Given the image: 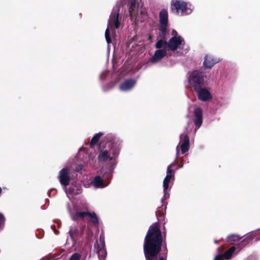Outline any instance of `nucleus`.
<instances>
[{
	"label": "nucleus",
	"mask_w": 260,
	"mask_h": 260,
	"mask_svg": "<svg viewBox=\"0 0 260 260\" xmlns=\"http://www.w3.org/2000/svg\"><path fill=\"white\" fill-rule=\"evenodd\" d=\"M111 145V143H107L105 149L102 151L99 155V161L104 164V166L101 170L103 178L100 176L94 177L91 181V184L95 188H102L108 185L106 178L112 174L116 166V156L118 150Z\"/></svg>",
	"instance_id": "nucleus-1"
},
{
	"label": "nucleus",
	"mask_w": 260,
	"mask_h": 260,
	"mask_svg": "<svg viewBox=\"0 0 260 260\" xmlns=\"http://www.w3.org/2000/svg\"><path fill=\"white\" fill-rule=\"evenodd\" d=\"M162 238L158 222L153 223L149 229L144 243V252L146 260H157Z\"/></svg>",
	"instance_id": "nucleus-2"
},
{
	"label": "nucleus",
	"mask_w": 260,
	"mask_h": 260,
	"mask_svg": "<svg viewBox=\"0 0 260 260\" xmlns=\"http://www.w3.org/2000/svg\"><path fill=\"white\" fill-rule=\"evenodd\" d=\"M86 206L85 204L77 203L75 205L74 204V209L73 210L68 207V210L73 219L79 220L83 219L86 216H88L90 221L95 226H98L99 220L98 217L95 213H90L89 212L81 211L82 209H86Z\"/></svg>",
	"instance_id": "nucleus-3"
},
{
	"label": "nucleus",
	"mask_w": 260,
	"mask_h": 260,
	"mask_svg": "<svg viewBox=\"0 0 260 260\" xmlns=\"http://www.w3.org/2000/svg\"><path fill=\"white\" fill-rule=\"evenodd\" d=\"M171 10L177 14L183 16L190 14L192 10L189 8L188 3L182 0H172Z\"/></svg>",
	"instance_id": "nucleus-4"
},
{
	"label": "nucleus",
	"mask_w": 260,
	"mask_h": 260,
	"mask_svg": "<svg viewBox=\"0 0 260 260\" xmlns=\"http://www.w3.org/2000/svg\"><path fill=\"white\" fill-rule=\"evenodd\" d=\"M159 35L160 38L165 39L167 37V28L168 26L169 15L167 9H162L159 14Z\"/></svg>",
	"instance_id": "nucleus-5"
},
{
	"label": "nucleus",
	"mask_w": 260,
	"mask_h": 260,
	"mask_svg": "<svg viewBox=\"0 0 260 260\" xmlns=\"http://www.w3.org/2000/svg\"><path fill=\"white\" fill-rule=\"evenodd\" d=\"M189 83L194 90L200 89L204 83V77L202 73L199 71H193L189 76Z\"/></svg>",
	"instance_id": "nucleus-6"
},
{
	"label": "nucleus",
	"mask_w": 260,
	"mask_h": 260,
	"mask_svg": "<svg viewBox=\"0 0 260 260\" xmlns=\"http://www.w3.org/2000/svg\"><path fill=\"white\" fill-rule=\"evenodd\" d=\"M183 41L181 36H173L168 42V47L169 50L175 51L180 48Z\"/></svg>",
	"instance_id": "nucleus-7"
},
{
	"label": "nucleus",
	"mask_w": 260,
	"mask_h": 260,
	"mask_svg": "<svg viewBox=\"0 0 260 260\" xmlns=\"http://www.w3.org/2000/svg\"><path fill=\"white\" fill-rule=\"evenodd\" d=\"M167 55L166 48L157 49L154 53L153 55L150 59L152 63H156L159 62Z\"/></svg>",
	"instance_id": "nucleus-8"
},
{
	"label": "nucleus",
	"mask_w": 260,
	"mask_h": 260,
	"mask_svg": "<svg viewBox=\"0 0 260 260\" xmlns=\"http://www.w3.org/2000/svg\"><path fill=\"white\" fill-rule=\"evenodd\" d=\"M59 178L60 183L62 186H66L69 184L70 177L69 170L67 168H63L60 170Z\"/></svg>",
	"instance_id": "nucleus-9"
},
{
	"label": "nucleus",
	"mask_w": 260,
	"mask_h": 260,
	"mask_svg": "<svg viewBox=\"0 0 260 260\" xmlns=\"http://www.w3.org/2000/svg\"><path fill=\"white\" fill-rule=\"evenodd\" d=\"M194 123L197 128H199L202 124L203 115L202 111L199 108H197L194 110Z\"/></svg>",
	"instance_id": "nucleus-10"
},
{
	"label": "nucleus",
	"mask_w": 260,
	"mask_h": 260,
	"mask_svg": "<svg viewBox=\"0 0 260 260\" xmlns=\"http://www.w3.org/2000/svg\"><path fill=\"white\" fill-rule=\"evenodd\" d=\"M174 175L172 174H167L166 177L165 178L163 181V188H164V198H166L168 197L169 196V193L168 192V189H169V184L171 182V180L173 179Z\"/></svg>",
	"instance_id": "nucleus-11"
},
{
	"label": "nucleus",
	"mask_w": 260,
	"mask_h": 260,
	"mask_svg": "<svg viewBox=\"0 0 260 260\" xmlns=\"http://www.w3.org/2000/svg\"><path fill=\"white\" fill-rule=\"evenodd\" d=\"M219 60L214 58L212 56L206 55L205 57L204 61L203 62V66L205 68L210 69L215 64L218 62Z\"/></svg>",
	"instance_id": "nucleus-12"
},
{
	"label": "nucleus",
	"mask_w": 260,
	"mask_h": 260,
	"mask_svg": "<svg viewBox=\"0 0 260 260\" xmlns=\"http://www.w3.org/2000/svg\"><path fill=\"white\" fill-rule=\"evenodd\" d=\"M119 16V10H118L116 12L111 14L110 18L108 20V25H111L112 23H113L115 28H118L120 25Z\"/></svg>",
	"instance_id": "nucleus-13"
},
{
	"label": "nucleus",
	"mask_w": 260,
	"mask_h": 260,
	"mask_svg": "<svg viewBox=\"0 0 260 260\" xmlns=\"http://www.w3.org/2000/svg\"><path fill=\"white\" fill-rule=\"evenodd\" d=\"M136 82L133 79H128L120 84V88L121 90L126 91L131 89L135 84Z\"/></svg>",
	"instance_id": "nucleus-14"
},
{
	"label": "nucleus",
	"mask_w": 260,
	"mask_h": 260,
	"mask_svg": "<svg viewBox=\"0 0 260 260\" xmlns=\"http://www.w3.org/2000/svg\"><path fill=\"white\" fill-rule=\"evenodd\" d=\"M189 139L187 135L184 136V140L181 145V152L183 154L188 151L189 149Z\"/></svg>",
	"instance_id": "nucleus-15"
},
{
	"label": "nucleus",
	"mask_w": 260,
	"mask_h": 260,
	"mask_svg": "<svg viewBox=\"0 0 260 260\" xmlns=\"http://www.w3.org/2000/svg\"><path fill=\"white\" fill-rule=\"evenodd\" d=\"M255 239V241H258L260 240V232H252L248 234L246 238L244 240H246L247 242H249L251 240Z\"/></svg>",
	"instance_id": "nucleus-16"
},
{
	"label": "nucleus",
	"mask_w": 260,
	"mask_h": 260,
	"mask_svg": "<svg viewBox=\"0 0 260 260\" xmlns=\"http://www.w3.org/2000/svg\"><path fill=\"white\" fill-rule=\"evenodd\" d=\"M198 91V98H212L210 91L206 88L201 87Z\"/></svg>",
	"instance_id": "nucleus-17"
},
{
	"label": "nucleus",
	"mask_w": 260,
	"mask_h": 260,
	"mask_svg": "<svg viewBox=\"0 0 260 260\" xmlns=\"http://www.w3.org/2000/svg\"><path fill=\"white\" fill-rule=\"evenodd\" d=\"M166 39V38L165 39L161 38V39L158 40L155 45V48L158 49L166 48V47L168 46V42L165 40Z\"/></svg>",
	"instance_id": "nucleus-18"
},
{
	"label": "nucleus",
	"mask_w": 260,
	"mask_h": 260,
	"mask_svg": "<svg viewBox=\"0 0 260 260\" xmlns=\"http://www.w3.org/2000/svg\"><path fill=\"white\" fill-rule=\"evenodd\" d=\"M137 0H130V4L128 8L129 15L132 16L136 7Z\"/></svg>",
	"instance_id": "nucleus-19"
},
{
	"label": "nucleus",
	"mask_w": 260,
	"mask_h": 260,
	"mask_svg": "<svg viewBox=\"0 0 260 260\" xmlns=\"http://www.w3.org/2000/svg\"><path fill=\"white\" fill-rule=\"evenodd\" d=\"M98 251L99 257L101 260L105 258L107 255V253L105 248H95Z\"/></svg>",
	"instance_id": "nucleus-20"
},
{
	"label": "nucleus",
	"mask_w": 260,
	"mask_h": 260,
	"mask_svg": "<svg viewBox=\"0 0 260 260\" xmlns=\"http://www.w3.org/2000/svg\"><path fill=\"white\" fill-rule=\"evenodd\" d=\"M102 135L103 134L102 133H99L95 134L91 140L90 142V146H92L93 145H95Z\"/></svg>",
	"instance_id": "nucleus-21"
},
{
	"label": "nucleus",
	"mask_w": 260,
	"mask_h": 260,
	"mask_svg": "<svg viewBox=\"0 0 260 260\" xmlns=\"http://www.w3.org/2000/svg\"><path fill=\"white\" fill-rule=\"evenodd\" d=\"M95 248H105L104 237L102 234L100 236L99 242L95 244Z\"/></svg>",
	"instance_id": "nucleus-22"
},
{
	"label": "nucleus",
	"mask_w": 260,
	"mask_h": 260,
	"mask_svg": "<svg viewBox=\"0 0 260 260\" xmlns=\"http://www.w3.org/2000/svg\"><path fill=\"white\" fill-rule=\"evenodd\" d=\"M236 249L235 246H232L230 248H229L224 254L223 256L228 259H229L231 257L232 255L234 253Z\"/></svg>",
	"instance_id": "nucleus-23"
},
{
	"label": "nucleus",
	"mask_w": 260,
	"mask_h": 260,
	"mask_svg": "<svg viewBox=\"0 0 260 260\" xmlns=\"http://www.w3.org/2000/svg\"><path fill=\"white\" fill-rule=\"evenodd\" d=\"M240 238H241L239 235L234 234L228 236V241L229 242L234 243L239 241Z\"/></svg>",
	"instance_id": "nucleus-24"
},
{
	"label": "nucleus",
	"mask_w": 260,
	"mask_h": 260,
	"mask_svg": "<svg viewBox=\"0 0 260 260\" xmlns=\"http://www.w3.org/2000/svg\"><path fill=\"white\" fill-rule=\"evenodd\" d=\"M105 38L106 39V41L108 44H110L112 42L110 36V32L109 28H107L105 31Z\"/></svg>",
	"instance_id": "nucleus-25"
},
{
	"label": "nucleus",
	"mask_w": 260,
	"mask_h": 260,
	"mask_svg": "<svg viewBox=\"0 0 260 260\" xmlns=\"http://www.w3.org/2000/svg\"><path fill=\"white\" fill-rule=\"evenodd\" d=\"M80 255L77 253H74L71 257L69 260H79Z\"/></svg>",
	"instance_id": "nucleus-26"
},
{
	"label": "nucleus",
	"mask_w": 260,
	"mask_h": 260,
	"mask_svg": "<svg viewBox=\"0 0 260 260\" xmlns=\"http://www.w3.org/2000/svg\"><path fill=\"white\" fill-rule=\"evenodd\" d=\"M175 165V163H172L170 164L167 168V174H172V173L173 172V170L172 169V168Z\"/></svg>",
	"instance_id": "nucleus-27"
},
{
	"label": "nucleus",
	"mask_w": 260,
	"mask_h": 260,
	"mask_svg": "<svg viewBox=\"0 0 260 260\" xmlns=\"http://www.w3.org/2000/svg\"><path fill=\"white\" fill-rule=\"evenodd\" d=\"M4 216L0 213V229H2L4 224Z\"/></svg>",
	"instance_id": "nucleus-28"
},
{
	"label": "nucleus",
	"mask_w": 260,
	"mask_h": 260,
	"mask_svg": "<svg viewBox=\"0 0 260 260\" xmlns=\"http://www.w3.org/2000/svg\"><path fill=\"white\" fill-rule=\"evenodd\" d=\"M223 258V255L219 254L217 255L214 258V260H222Z\"/></svg>",
	"instance_id": "nucleus-29"
},
{
	"label": "nucleus",
	"mask_w": 260,
	"mask_h": 260,
	"mask_svg": "<svg viewBox=\"0 0 260 260\" xmlns=\"http://www.w3.org/2000/svg\"><path fill=\"white\" fill-rule=\"evenodd\" d=\"M172 35H173L174 36H180L179 35H178V32H177V31L175 29H173L172 31Z\"/></svg>",
	"instance_id": "nucleus-30"
},
{
	"label": "nucleus",
	"mask_w": 260,
	"mask_h": 260,
	"mask_svg": "<svg viewBox=\"0 0 260 260\" xmlns=\"http://www.w3.org/2000/svg\"><path fill=\"white\" fill-rule=\"evenodd\" d=\"M65 191L66 192L67 194L68 195V196L69 197V194H70V193H73L74 194V191H73L72 188H70V189L69 190L68 192H67V190H65Z\"/></svg>",
	"instance_id": "nucleus-31"
},
{
	"label": "nucleus",
	"mask_w": 260,
	"mask_h": 260,
	"mask_svg": "<svg viewBox=\"0 0 260 260\" xmlns=\"http://www.w3.org/2000/svg\"><path fill=\"white\" fill-rule=\"evenodd\" d=\"M69 232H70V235H71V236H73V231H72V230H70Z\"/></svg>",
	"instance_id": "nucleus-32"
},
{
	"label": "nucleus",
	"mask_w": 260,
	"mask_h": 260,
	"mask_svg": "<svg viewBox=\"0 0 260 260\" xmlns=\"http://www.w3.org/2000/svg\"><path fill=\"white\" fill-rule=\"evenodd\" d=\"M81 169H82L81 167H79V168H78V169H77V171H80V170H81Z\"/></svg>",
	"instance_id": "nucleus-33"
},
{
	"label": "nucleus",
	"mask_w": 260,
	"mask_h": 260,
	"mask_svg": "<svg viewBox=\"0 0 260 260\" xmlns=\"http://www.w3.org/2000/svg\"><path fill=\"white\" fill-rule=\"evenodd\" d=\"M159 260H164V258L163 257H159Z\"/></svg>",
	"instance_id": "nucleus-34"
},
{
	"label": "nucleus",
	"mask_w": 260,
	"mask_h": 260,
	"mask_svg": "<svg viewBox=\"0 0 260 260\" xmlns=\"http://www.w3.org/2000/svg\"><path fill=\"white\" fill-rule=\"evenodd\" d=\"M202 101H205L207 99H205V98H204V99H201Z\"/></svg>",
	"instance_id": "nucleus-35"
},
{
	"label": "nucleus",
	"mask_w": 260,
	"mask_h": 260,
	"mask_svg": "<svg viewBox=\"0 0 260 260\" xmlns=\"http://www.w3.org/2000/svg\"><path fill=\"white\" fill-rule=\"evenodd\" d=\"M176 150H177V153H178V146L176 148Z\"/></svg>",
	"instance_id": "nucleus-36"
}]
</instances>
